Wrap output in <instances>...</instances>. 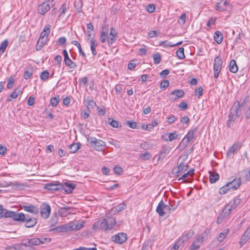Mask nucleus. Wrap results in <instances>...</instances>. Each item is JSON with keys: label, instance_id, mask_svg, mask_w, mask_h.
Instances as JSON below:
<instances>
[{"label": "nucleus", "instance_id": "680f3d73", "mask_svg": "<svg viewBox=\"0 0 250 250\" xmlns=\"http://www.w3.org/2000/svg\"><path fill=\"white\" fill-rule=\"evenodd\" d=\"M176 119L177 118L173 115H171L170 116L167 118V121L169 124L173 123Z\"/></svg>", "mask_w": 250, "mask_h": 250}, {"label": "nucleus", "instance_id": "6e6552de", "mask_svg": "<svg viewBox=\"0 0 250 250\" xmlns=\"http://www.w3.org/2000/svg\"><path fill=\"white\" fill-rule=\"evenodd\" d=\"M49 32H42L39 39H38L37 45L36 50H40L46 44L48 41V37L49 36Z\"/></svg>", "mask_w": 250, "mask_h": 250}, {"label": "nucleus", "instance_id": "cd10ccee", "mask_svg": "<svg viewBox=\"0 0 250 250\" xmlns=\"http://www.w3.org/2000/svg\"><path fill=\"white\" fill-rule=\"evenodd\" d=\"M229 214V213L227 210H225L224 208H223V210L219 214V216L217 218V223L218 224L221 223L224 219Z\"/></svg>", "mask_w": 250, "mask_h": 250}, {"label": "nucleus", "instance_id": "412c9836", "mask_svg": "<svg viewBox=\"0 0 250 250\" xmlns=\"http://www.w3.org/2000/svg\"><path fill=\"white\" fill-rule=\"evenodd\" d=\"M62 190H64L67 194H70L76 187V185L73 184L65 182L62 183Z\"/></svg>", "mask_w": 250, "mask_h": 250}, {"label": "nucleus", "instance_id": "9d476101", "mask_svg": "<svg viewBox=\"0 0 250 250\" xmlns=\"http://www.w3.org/2000/svg\"><path fill=\"white\" fill-rule=\"evenodd\" d=\"M45 188L52 192L62 190V183L58 181L52 182L45 184Z\"/></svg>", "mask_w": 250, "mask_h": 250}, {"label": "nucleus", "instance_id": "ea45409f", "mask_svg": "<svg viewBox=\"0 0 250 250\" xmlns=\"http://www.w3.org/2000/svg\"><path fill=\"white\" fill-rule=\"evenodd\" d=\"M108 121L109 124L113 127L118 128L119 127L121 126V125L119 122L111 118H109L108 119Z\"/></svg>", "mask_w": 250, "mask_h": 250}, {"label": "nucleus", "instance_id": "2f4dec72", "mask_svg": "<svg viewBox=\"0 0 250 250\" xmlns=\"http://www.w3.org/2000/svg\"><path fill=\"white\" fill-rule=\"evenodd\" d=\"M81 145L80 143H73L69 146L70 153H75L81 147Z\"/></svg>", "mask_w": 250, "mask_h": 250}, {"label": "nucleus", "instance_id": "6ab92c4d", "mask_svg": "<svg viewBox=\"0 0 250 250\" xmlns=\"http://www.w3.org/2000/svg\"><path fill=\"white\" fill-rule=\"evenodd\" d=\"M185 92L183 90L176 89L170 92V96H171V100L175 101L179 98H182Z\"/></svg>", "mask_w": 250, "mask_h": 250}, {"label": "nucleus", "instance_id": "79ce46f5", "mask_svg": "<svg viewBox=\"0 0 250 250\" xmlns=\"http://www.w3.org/2000/svg\"><path fill=\"white\" fill-rule=\"evenodd\" d=\"M177 56L180 59H183L185 58L184 54V49L183 47H180L176 51Z\"/></svg>", "mask_w": 250, "mask_h": 250}, {"label": "nucleus", "instance_id": "9b49d317", "mask_svg": "<svg viewBox=\"0 0 250 250\" xmlns=\"http://www.w3.org/2000/svg\"><path fill=\"white\" fill-rule=\"evenodd\" d=\"M38 220L36 218L30 216L29 214H25L24 218V226L26 228H30L34 227L37 223Z\"/></svg>", "mask_w": 250, "mask_h": 250}, {"label": "nucleus", "instance_id": "69168bd1", "mask_svg": "<svg viewBox=\"0 0 250 250\" xmlns=\"http://www.w3.org/2000/svg\"><path fill=\"white\" fill-rule=\"evenodd\" d=\"M66 225L67 224H65L62 226L58 227L57 229H60V230L62 231H66L69 230L68 226H66Z\"/></svg>", "mask_w": 250, "mask_h": 250}, {"label": "nucleus", "instance_id": "de8ad7c7", "mask_svg": "<svg viewBox=\"0 0 250 250\" xmlns=\"http://www.w3.org/2000/svg\"><path fill=\"white\" fill-rule=\"evenodd\" d=\"M229 190H230V188L229 187L228 184H226L225 186L220 188L219 193L221 194H224L226 193Z\"/></svg>", "mask_w": 250, "mask_h": 250}, {"label": "nucleus", "instance_id": "f3484780", "mask_svg": "<svg viewBox=\"0 0 250 250\" xmlns=\"http://www.w3.org/2000/svg\"><path fill=\"white\" fill-rule=\"evenodd\" d=\"M62 53L63 55H64V62L65 64L70 68H76L77 67L76 64L73 62L72 60L69 58L67 51L65 49H63Z\"/></svg>", "mask_w": 250, "mask_h": 250}, {"label": "nucleus", "instance_id": "49530a36", "mask_svg": "<svg viewBox=\"0 0 250 250\" xmlns=\"http://www.w3.org/2000/svg\"><path fill=\"white\" fill-rule=\"evenodd\" d=\"M49 76V73L47 70H44L42 72L40 75V78L42 80L45 81L47 80Z\"/></svg>", "mask_w": 250, "mask_h": 250}, {"label": "nucleus", "instance_id": "0e129e2a", "mask_svg": "<svg viewBox=\"0 0 250 250\" xmlns=\"http://www.w3.org/2000/svg\"><path fill=\"white\" fill-rule=\"evenodd\" d=\"M186 14L183 13L180 17V19L178 21V22L180 24H184L186 22Z\"/></svg>", "mask_w": 250, "mask_h": 250}, {"label": "nucleus", "instance_id": "4468645a", "mask_svg": "<svg viewBox=\"0 0 250 250\" xmlns=\"http://www.w3.org/2000/svg\"><path fill=\"white\" fill-rule=\"evenodd\" d=\"M41 215L44 219L49 217L51 212L50 206L47 204H42L41 208Z\"/></svg>", "mask_w": 250, "mask_h": 250}, {"label": "nucleus", "instance_id": "393cba45", "mask_svg": "<svg viewBox=\"0 0 250 250\" xmlns=\"http://www.w3.org/2000/svg\"><path fill=\"white\" fill-rule=\"evenodd\" d=\"M169 148L167 146H163L159 153V156L158 158V161L162 160L164 159L167 154L169 153Z\"/></svg>", "mask_w": 250, "mask_h": 250}, {"label": "nucleus", "instance_id": "c85d7f7f", "mask_svg": "<svg viewBox=\"0 0 250 250\" xmlns=\"http://www.w3.org/2000/svg\"><path fill=\"white\" fill-rule=\"evenodd\" d=\"M229 69L230 72L235 73L238 71V66L236 64V61L234 60H231L229 64Z\"/></svg>", "mask_w": 250, "mask_h": 250}, {"label": "nucleus", "instance_id": "f704fd0d", "mask_svg": "<svg viewBox=\"0 0 250 250\" xmlns=\"http://www.w3.org/2000/svg\"><path fill=\"white\" fill-rule=\"evenodd\" d=\"M9 210L4 208L2 205H0V219L2 218H8Z\"/></svg>", "mask_w": 250, "mask_h": 250}, {"label": "nucleus", "instance_id": "bf43d9fd", "mask_svg": "<svg viewBox=\"0 0 250 250\" xmlns=\"http://www.w3.org/2000/svg\"><path fill=\"white\" fill-rule=\"evenodd\" d=\"M66 226H68L69 230H74V229H75V230H79L80 229V228H78L75 227V224H74L72 222H70L69 223H67Z\"/></svg>", "mask_w": 250, "mask_h": 250}, {"label": "nucleus", "instance_id": "052dcab7", "mask_svg": "<svg viewBox=\"0 0 250 250\" xmlns=\"http://www.w3.org/2000/svg\"><path fill=\"white\" fill-rule=\"evenodd\" d=\"M113 171L115 173L117 174L118 175H120L122 174L123 172V170L122 168L118 166H115L113 169Z\"/></svg>", "mask_w": 250, "mask_h": 250}, {"label": "nucleus", "instance_id": "b1692460", "mask_svg": "<svg viewBox=\"0 0 250 250\" xmlns=\"http://www.w3.org/2000/svg\"><path fill=\"white\" fill-rule=\"evenodd\" d=\"M197 131V128H194V129H192L188 132V133L185 137V139L187 140V143H190V141L194 139L195 134Z\"/></svg>", "mask_w": 250, "mask_h": 250}, {"label": "nucleus", "instance_id": "473e14b6", "mask_svg": "<svg viewBox=\"0 0 250 250\" xmlns=\"http://www.w3.org/2000/svg\"><path fill=\"white\" fill-rule=\"evenodd\" d=\"M213 37L214 40L218 44L221 43L223 39V35L222 32H214Z\"/></svg>", "mask_w": 250, "mask_h": 250}, {"label": "nucleus", "instance_id": "423d86ee", "mask_svg": "<svg viewBox=\"0 0 250 250\" xmlns=\"http://www.w3.org/2000/svg\"><path fill=\"white\" fill-rule=\"evenodd\" d=\"M223 61L220 56L216 57L213 62V75L215 79L218 78L219 74L222 69Z\"/></svg>", "mask_w": 250, "mask_h": 250}, {"label": "nucleus", "instance_id": "ddd939ff", "mask_svg": "<svg viewBox=\"0 0 250 250\" xmlns=\"http://www.w3.org/2000/svg\"><path fill=\"white\" fill-rule=\"evenodd\" d=\"M25 214L23 213H19L9 210L8 214V218H12L14 221H20L22 222Z\"/></svg>", "mask_w": 250, "mask_h": 250}, {"label": "nucleus", "instance_id": "7ed1b4c3", "mask_svg": "<svg viewBox=\"0 0 250 250\" xmlns=\"http://www.w3.org/2000/svg\"><path fill=\"white\" fill-rule=\"evenodd\" d=\"M243 199V196L239 194L230 201L224 208L230 214L232 210L236 208L242 203Z\"/></svg>", "mask_w": 250, "mask_h": 250}, {"label": "nucleus", "instance_id": "603ef678", "mask_svg": "<svg viewBox=\"0 0 250 250\" xmlns=\"http://www.w3.org/2000/svg\"><path fill=\"white\" fill-rule=\"evenodd\" d=\"M169 83L168 80H164L163 81L160 85V87L161 89H166L167 88L168 85H169Z\"/></svg>", "mask_w": 250, "mask_h": 250}, {"label": "nucleus", "instance_id": "5701e85b", "mask_svg": "<svg viewBox=\"0 0 250 250\" xmlns=\"http://www.w3.org/2000/svg\"><path fill=\"white\" fill-rule=\"evenodd\" d=\"M165 204L163 201L162 200L158 204L156 209V211L158 213L159 216L162 217L166 214V211L165 210Z\"/></svg>", "mask_w": 250, "mask_h": 250}, {"label": "nucleus", "instance_id": "58836bf2", "mask_svg": "<svg viewBox=\"0 0 250 250\" xmlns=\"http://www.w3.org/2000/svg\"><path fill=\"white\" fill-rule=\"evenodd\" d=\"M125 208L126 205L124 203H122L118 205L117 207L113 208L112 210L114 213H116L121 211L122 210H124Z\"/></svg>", "mask_w": 250, "mask_h": 250}, {"label": "nucleus", "instance_id": "a211bd4d", "mask_svg": "<svg viewBox=\"0 0 250 250\" xmlns=\"http://www.w3.org/2000/svg\"><path fill=\"white\" fill-rule=\"evenodd\" d=\"M204 241L202 236H198L190 247V250H197Z\"/></svg>", "mask_w": 250, "mask_h": 250}, {"label": "nucleus", "instance_id": "e433bc0d", "mask_svg": "<svg viewBox=\"0 0 250 250\" xmlns=\"http://www.w3.org/2000/svg\"><path fill=\"white\" fill-rule=\"evenodd\" d=\"M193 171V169H191L189 171H187L186 172H184L180 177H178L179 178L178 180L180 181L181 180L185 179L186 177H187L188 176H191L194 174Z\"/></svg>", "mask_w": 250, "mask_h": 250}, {"label": "nucleus", "instance_id": "37998d69", "mask_svg": "<svg viewBox=\"0 0 250 250\" xmlns=\"http://www.w3.org/2000/svg\"><path fill=\"white\" fill-rule=\"evenodd\" d=\"M139 157L142 160H148L151 159V155L150 153L146 152L144 153L140 154Z\"/></svg>", "mask_w": 250, "mask_h": 250}, {"label": "nucleus", "instance_id": "09e8293b", "mask_svg": "<svg viewBox=\"0 0 250 250\" xmlns=\"http://www.w3.org/2000/svg\"><path fill=\"white\" fill-rule=\"evenodd\" d=\"M182 42H179L176 43H172L171 42H167L166 41H165V42H162L161 43V45L164 44V45L165 46L173 47L176 45L181 44L182 43Z\"/></svg>", "mask_w": 250, "mask_h": 250}, {"label": "nucleus", "instance_id": "5fc2aeb1", "mask_svg": "<svg viewBox=\"0 0 250 250\" xmlns=\"http://www.w3.org/2000/svg\"><path fill=\"white\" fill-rule=\"evenodd\" d=\"M98 114L100 116H104L105 114V108L104 106L100 108L97 107Z\"/></svg>", "mask_w": 250, "mask_h": 250}, {"label": "nucleus", "instance_id": "338daca9", "mask_svg": "<svg viewBox=\"0 0 250 250\" xmlns=\"http://www.w3.org/2000/svg\"><path fill=\"white\" fill-rule=\"evenodd\" d=\"M188 104L185 102H182L179 105V107L183 110H185L188 108Z\"/></svg>", "mask_w": 250, "mask_h": 250}, {"label": "nucleus", "instance_id": "1a4fd4ad", "mask_svg": "<svg viewBox=\"0 0 250 250\" xmlns=\"http://www.w3.org/2000/svg\"><path fill=\"white\" fill-rule=\"evenodd\" d=\"M127 234L124 232H119L111 237V240L118 244H123L127 240Z\"/></svg>", "mask_w": 250, "mask_h": 250}, {"label": "nucleus", "instance_id": "8fccbe9b", "mask_svg": "<svg viewBox=\"0 0 250 250\" xmlns=\"http://www.w3.org/2000/svg\"><path fill=\"white\" fill-rule=\"evenodd\" d=\"M250 239V237H249L248 236H247L246 235H245V234H244L241 239H240V244L241 245V246H242L243 245H244L249 239Z\"/></svg>", "mask_w": 250, "mask_h": 250}, {"label": "nucleus", "instance_id": "f8f14e48", "mask_svg": "<svg viewBox=\"0 0 250 250\" xmlns=\"http://www.w3.org/2000/svg\"><path fill=\"white\" fill-rule=\"evenodd\" d=\"M188 165L181 163L177 167L173 169L172 172L177 177H180L182 174L188 170Z\"/></svg>", "mask_w": 250, "mask_h": 250}, {"label": "nucleus", "instance_id": "72a5a7b5", "mask_svg": "<svg viewBox=\"0 0 250 250\" xmlns=\"http://www.w3.org/2000/svg\"><path fill=\"white\" fill-rule=\"evenodd\" d=\"M219 178V175L216 172H209V181L211 183H214Z\"/></svg>", "mask_w": 250, "mask_h": 250}, {"label": "nucleus", "instance_id": "a18cd8bd", "mask_svg": "<svg viewBox=\"0 0 250 250\" xmlns=\"http://www.w3.org/2000/svg\"><path fill=\"white\" fill-rule=\"evenodd\" d=\"M86 106L88 108H94L96 104L93 100L87 99L86 100Z\"/></svg>", "mask_w": 250, "mask_h": 250}, {"label": "nucleus", "instance_id": "20e7f679", "mask_svg": "<svg viewBox=\"0 0 250 250\" xmlns=\"http://www.w3.org/2000/svg\"><path fill=\"white\" fill-rule=\"evenodd\" d=\"M117 38V32H101L100 40L102 43L107 41L108 46L114 43Z\"/></svg>", "mask_w": 250, "mask_h": 250}, {"label": "nucleus", "instance_id": "f03ea898", "mask_svg": "<svg viewBox=\"0 0 250 250\" xmlns=\"http://www.w3.org/2000/svg\"><path fill=\"white\" fill-rule=\"evenodd\" d=\"M115 224V219L113 217H108L94 223L92 225V229L107 231L112 229Z\"/></svg>", "mask_w": 250, "mask_h": 250}, {"label": "nucleus", "instance_id": "aec40b11", "mask_svg": "<svg viewBox=\"0 0 250 250\" xmlns=\"http://www.w3.org/2000/svg\"><path fill=\"white\" fill-rule=\"evenodd\" d=\"M229 187L230 190L237 189L241 184V180L240 178H235L232 181L227 183Z\"/></svg>", "mask_w": 250, "mask_h": 250}, {"label": "nucleus", "instance_id": "39448f33", "mask_svg": "<svg viewBox=\"0 0 250 250\" xmlns=\"http://www.w3.org/2000/svg\"><path fill=\"white\" fill-rule=\"evenodd\" d=\"M88 141L90 145L97 151L102 150L104 147L106 145V144L104 141L97 139L95 137L90 138L88 139Z\"/></svg>", "mask_w": 250, "mask_h": 250}, {"label": "nucleus", "instance_id": "2eb2a0df", "mask_svg": "<svg viewBox=\"0 0 250 250\" xmlns=\"http://www.w3.org/2000/svg\"><path fill=\"white\" fill-rule=\"evenodd\" d=\"M241 147L240 144L236 143L234 144L227 152V156L228 158H233V155Z\"/></svg>", "mask_w": 250, "mask_h": 250}, {"label": "nucleus", "instance_id": "a878e982", "mask_svg": "<svg viewBox=\"0 0 250 250\" xmlns=\"http://www.w3.org/2000/svg\"><path fill=\"white\" fill-rule=\"evenodd\" d=\"M229 3L227 1L222 0L216 5V9L219 11H223L227 9Z\"/></svg>", "mask_w": 250, "mask_h": 250}, {"label": "nucleus", "instance_id": "f257e3e1", "mask_svg": "<svg viewBox=\"0 0 250 250\" xmlns=\"http://www.w3.org/2000/svg\"><path fill=\"white\" fill-rule=\"evenodd\" d=\"M249 100V96L247 95L244 99L242 103L236 101L232 106L230 108L228 116V120L227 122V126L231 127L235 120L236 118L240 117L245 110V106Z\"/></svg>", "mask_w": 250, "mask_h": 250}, {"label": "nucleus", "instance_id": "e2e57ef3", "mask_svg": "<svg viewBox=\"0 0 250 250\" xmlns=\"http://www.w3.org/2000/svg\"><path fill=\"white\" fill-rule=\"evenodd\" d=\"M155 10V5L153 4H149L146 7V10L150 13H153Z\"/></svg>", "mask_w": 250, "mask_h": 250}, {"label": "nucleus", "instance_id": "c03bdc74", "mask_svg": "<svg viewBox=\"0 0 250 250\" xmlns=\"http://www.w3.org/2000/svg\"><path fill=\"white\" fill-rule=\"evenodd\" d=\"M154 63L155 64H159L161 61V56L159 53L154 54L153 55Z\"/></svg>", "mask_w": 250, "mask_h": 250}, {"label": "nucleus", "instance_id": "13d9d810", "mask_svg": "<svg viewBox=\"0 0 250 250\" xmlns=\"http://www.w3.org/2000/svg\"><path fill=\"white\" fill-rule=\"evenodd\" d=\"M210 233V230L209 229H207L205 230L204 232L198 236H202L204 238V241L207 238L208 235Z\"/></svg>", "mask_w": 250, "mask_h": 250}, {"label": "nucleus", "instance_id": "864d4df0", "mask_svg": "<svg viewBox=\"0 0 250 250\" xmlns=\"http://www.w3.org/2000/svg\"><path fill=\"white\" fill-rule=\"evenodd\" d=\"M178 137V135L175 133H170L168 134V139H166V141H172L176 139Z\"/></svg>", "mask_w": 250, "mask_h": 250}, {"label": "nucleus", "instance_id": "a19ab883", "mask_svg": "<svg viewBox=\"0 0 250 250\" xmlns=\"http://www.w3.org/2000/svg\"><path fill=\"white\" fill-rule=\"evenodd\" d=\"M8 45V41L4 40L3 41L0 46V56L4 52L6 47Z\"/></svg>", "mask_w": 250, "mask_h": 250}, {"label": "nucleus", "instance_id": "c9c22d12", "mask_svg": "<svg viewBox=\"0 0 250 250\" xmlns=\"http://www.w3.org/2000/svg\"><path fill=\"white\" fill-rule=\"evenodd\" d=\"M20 90L18 89H15L13 91V92L11 93V94L7 97L6 99L7 102H10L12 101V99H16L17 98L18 96L20 93Z\"/></svg>", "mask_w": 250, "mask_h": 250}, {"label": "nucleus", "instance_id": "4d7b16f0", "mask_svg": "<svg viewBox=\"0 0 250 250\" xmlns=\"http://www.w3.org/2000/svg\"><path fill=\"white\" fill-rule=\"evenodd\" d=\"M126 124L131 128H137V123L136 122L128 121L126 122Z\"/></svg>", "mask_w": 250, "mask_h": 250}, {"label": "nucleus", "instance_id": "4c0bfd02", "mask_svg": "<svg viewBox=\"0 0 250 250\" xmlns=\"http://www.w3.org/2000/svg\"><path fill=\"white\" fill-rule=\"evenodd\" d=\"M60 101V97L59 96L51 98L50 100V104L53 107L56 106Z\"/></svg>", "mask_w": 250, "mask_h": 250}, {"label": "nucleus", "instance_id": "c756f323", "mask_svg": "<svg viewBox=\"0 0 250 250\" xmlns=\"http://www.w3.org/2000/svg\"><path fill=\"white\" fill-rule=\"evenodd\" d=\"M229 230L228 229H225L223 232L220 233L216 237L217 239L220 242H222L226 238L228 234Z\"/></svg>", "mask_w": 250, "mask_h": 250}, {"label": "nucleus", "instance_id": "4be33fe9", "mask_svg": "<svg viewBox=\"0 0 250 250\" xmlns=\"http://www.w3.org/2000/svg\"><path fill=\"white\" fill-rule=\"evenodd\" d=\"M22 208L24 211L31 213L34 215L37 214L39 211V208L33 205L29 206L23 205Z\"/></svg>", "mask_w": 250, "mask_h": 250}, {"label": "nucleus", "instance_id": "7c9ffc66", "mask_svg": "<svg viewBox=\"0 0 250 250\" xmlns=\"http://www.w3.org/2000/svg\"><path fill=\"white\" fill-rule=\"evenodd\" d=\"M71 208L70 207H60L58 212L60 215L62 216H66L67 214H69L70 212L68 210Z\"/></svg>", "mask_w": 250, "mask_h": 250}, {"label": "nucleus", "instance_id": "774afa93", "mask_svg": "<svg viewBox=\"0 0 250 250\" xmlns=\"http://www.w3.org/2000/svg\"><path fill=\"white\" fill-rule=\"evenodd\" d=\"M169 72L170 71L168 69H165L160 73V76L163 78H165L167 75L169 74Z\"/></svg>", "mask_w": 250, "mask_h": 250}, {"label": "nucleus", "instance_id": "0eeeda50", "mask_svg": "<svg viewBox=\"0 0 250 250\" xmlns=\"http://www.w3.org/2000/svg\"><path fill=\"white\" fill-rule=\"evenodd\" d=\"M54 0H48L46 2H42L38 7V12L41 15H44L50 9L51 6L49 2L51 3V6L54 5Z\"/></svg>", "mask_w": 250, "mask_h": 250}, {"label": "nucleus", "instance_id": "bb28decb", "mask_svg": "<svg viewBox=\"0 0 250 250\" xmlns=\"http://www.w3.org/2000/svg\"><path fill=\"white\" fill-rule=\"evenodd\" d=\"M89 42L92 54L93 56H96L97 55V51L96 50V48L98 46V43L93 38H91L90 39Z\"/></svg>", "mask_w": 250, "mask_h": 250}, {"label": "nucleus", "instance_id": "6e6d98bb", "mask_svg": "<svg viewBox=\"0 0 250 250\" xmlns=\"http://www.w3.org/2000/svg\"><path fill=\"white\" fill-rule=\"evenodd\" d=\"M194 95L195 96H198L199 98L203 95V88L201 86L195 89Z\"/></svg>", "mask_w": 250, "mask_h": 250}, {"label": "nucleus", "instance_id": "dca6fc26", "mask_svg": "<svg viewBox=\"0 0 250 250\" xmlns=\"http://www.w3.org/2000/svg\"><path fill=\"white\" fill-rule=\"evenodd\" d=\"M49 238L41 237L40 238H34L30 239L31 246L39 245L50 241Z\"/></svg>", "mask_w": 250, "mask_h": 250}, {"label": "nucleus", "instance_id": "3c124183", "mask_svg": "<svg viewBox=\"0 0 250 250\" xmlns=\"http://www.w3.org/2000/svg\"><path fill=\"white\" fill-rule=\"evenodd\" d=\"M33 74V70H25L24 71V78L26 80H28V79H29L31 76Z\"/></svg>", "mask_w": 250, "mask_h": 250}]
</instances>
